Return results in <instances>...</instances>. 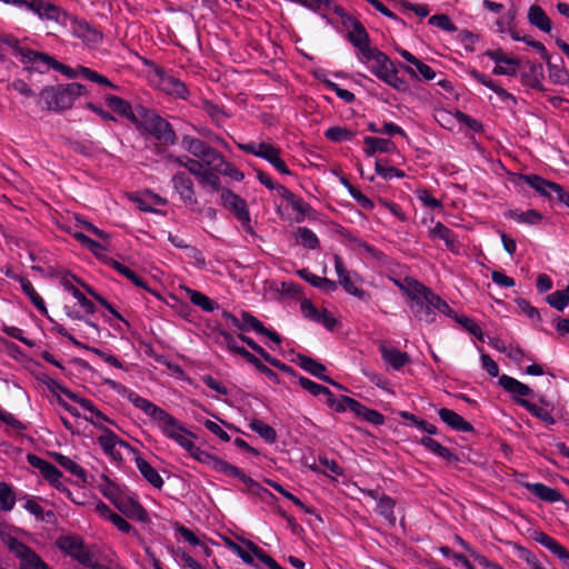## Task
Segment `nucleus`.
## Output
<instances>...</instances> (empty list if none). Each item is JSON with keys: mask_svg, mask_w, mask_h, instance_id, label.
I'll return each instance as SVG.
<instances>
[{"mask_svg": "<svg viewBox=\"0 0 569 569\" xmlns=\"http://www.w3.org/2000/svg\"><path fill=\"white\" fill-rule=\"evenodd\" d=\"M101 381L102 385L107 386L119 396L127 398L133 407L141 410L153 421L166 438L174 441L182 449L190 439L197 438L196 435L189 431L181 421L149 399L141 397L136 391L130 390L128 387L113 379L102 378Z\"/></svg>", "mask_w": 569, "mask_h": 569, "instance_id": "obj_1", "label": "nucleus"}, {"mask_svg": "<svg viewBox=\"0 0 569 569\" xmlns=\"http://www.w3.org/2000/svg\"><path fill=\"white\" fill-rule=\"evenodd\" d=\"M0 42L12 50L13 54L19 58L23 68L28 71L46 73L50 69H53L68 78H76V72L72 68L57 61L52 56L46 52H39L22 47L21 41L12 34L0 36Z\"/></svg>", "mask_w": 569, "mask_h": 569, "instance_id": "obj_2", "label": "nucleus"}, {"mask_svg": "<svg viewBox=\"0 0 569 569\" xmlns=\"http://www.w3.org/2000/svg\"><path fill=\"white\" fill-rule=\"evenodd\" d=\"M181 147L184 151L202 161L206 166H210V168L222 172V176L229 177L238 182L244 179V174L241 170L237 169L220 151L211 147L206 141L186 134L181 138Z\"/></svg>", "mask_w": 569, "mask_h": 569, "instance_id": "obj_3", "label": "nucleus"}, {"mask_svg": "<svg viewBox=\"0 0 569 569\" xmlns=\"http://www.w3.org/2000/svg\"><path fill=\"white\" fill-rule=\"evenodd\" d=\"M130 122L146 139L154 138L166 146H173L177 142V134L171 123L153 109L137 104Z\"/></svg>", "mask_w": 569, "mask_h": 569, "instance_id": "obj_4", "label": "nucleus"}, {"mask_svg": "<svg viewBox=\"0 0 569 569\" xmlns=\"http://www.w3.org/2000/svg\"><path fill=\"white\" fill-rule=\"evenodd\" d=\"M87 92L86 86L78 82L47 86L40 91V101L46 110L62 112L71 109L76 99Z\"/></svg>", "mask_w": 569, "mask_h": 569, "instance_id": "obj_5", "label": "nucleus"}, {"mask_svg": "<svg viewBox=\"0 0 569 569\" xmlns=\"http://www.w3.org/2000/svg\"><path fill=\"white\" fill-rule=\"evenodd\" d=\"M190 457L194 460L199 461L202 465L208 466L212 470L223 473L229 477L237 478L241 482H243L248 488L256 489L259 487V483L253 480L251 477L247 476L240 468L229 463L228 461L202 450L200 447L196 446L193 439L184 446L183 448Z\"/></svg>", "mask_w": 569, "mask_h": 569, "instance_id": "obj_6", "label": "nucleus"}, {"mask_svg": "<svg viewBox=\"0 0 569 569\" xmlns=\"http://www.w3.org/2000/svg\"><path fill=\"white\" fill-rule=\"evenodd\" d=\"M333 12L341 19V24L350 29L347 39L358 50L357 58L370 51L372 49L370 37L363 24L348 14L341 6H333Z\"/></svg>", "mask_w": 569, "mask_h": 569, "instance_id": "obj_7", "label": "nucleus"}, {"mask_svg": "<svg viewBox=\"0 0 569 569\" xmlns=\"http://www.w3.org/2000/svg\"><path fill=\"white\" fill-rule=\"evenodd\" d=\"M39 381L43 383L57 398L58 396L61 397V395H63L71 401L78 403L82 409L89 411L97 419L107 421L110 425H116V422L99 410L90 399L83 398L79 393L71 391L50 376L43 373L39 377Z\"/></svg>", "mask_w": 569, "mask_h": 569, "instance_id": "obj_8", "label": "nucleus"}, {"mask_svg": "<svg viewBox=\"0 0 569 569\" xmlns=\"http://www.w3.org/2000/svg\"><path fill=\"white\" fill-rule=\"evenodd\" d=\"M239 150L261 158L269 162L278 172L287 176H291V170L288 168L286 162L281 159V149L269 142H247L237 143Z\"/></svg>", "mask_w": 569, "mask_h": 569, "instance_id": "obj_9", "label": "nucleus"}, {"mask_svg": "<svg viewBox=\"0 0 569 569\" xmlns=\"http://www.w3.org/2000/svg\"><path fill=\"white\" fill-rule=\"evenodd\" d=\"M2 542L20 561V569H51L29 546L11 535L2 536Z\"/></svg>", "mask_w": 569, "mask_h": 569, "instance_id": "obj_10", "label": "nucleus"}, {"mask_svg": "<svg viewBox=\"0 0 569 569\" xmlns=\"http://www.w3.org/2000/svg\"><path fill=\"white\" fill-rule=\"evenodd\" d=\"M513 182H525L530 188L536 190L540 196L551 198L552 193L556 194L557 199L569 208V193L559 183L546 180L538 174H525L517 173L512 180Z\"/></svg>", "mask_w": 569, "mask_h": 569, "instance_id": "obj_11", "label": "nucleus"}, {"mask_svg": "<svg viewBox=\"0 0 569 569\" xmlns=\"http://www.w3.org/2000/svg\"><path fill=\"white\" fill-rule=\"evenodd\" d=\"M146 64L153 67L154 82L158 90L176 99H189L190 91L183 81L153 62L146 61Z\"/></svg>", "mask_w": 569, "mask_h": 569, "instance_id": "obj_12", "label": "nucleus"}, {"mask_svg": "<svg viewBox=\"0 0 569 569\" xmlns=\"http://www.w3.org/2000/svg\"><path fill=\"white\" fill-rule=\"evenodd\" d=\"M220 199L221 204L234 214L243 230L247 233L254 236L256 232L251 226V217L247 201L230 189L221 190Z\"/></svg>", "mask_w": 569, "mask_h": 569, "instance_id": "obj_13", "label": "nucleus"}, {"mask_svg": "<svg viewBox=\"0 0 569 569\" xmlns=\"http://www.w3.org/2000/svg\"><path fill=\"white\" fill-rule=\"evenodd\" d=\"M333 262L335 270L338 276V283L343 288V290L360 300H368L370 295L359 288V284L362 283L361 277L357 272L348 270L339 254L333 256Z\"/></svg>", "mask_w": 569, "mask_h": 569, "instance_id": "obj_14", "label": "nucleus"}, {"mask_svg": "<svg viewBox=\"0 0 569 569\" xmlns=\"http://www.w3.org/2000/svg\"><path fill=\"white\" fill-rule=\"evenodd\" d=\"M86 419L102 431V433L97 438V442L106 455L111 453L117 448H124L132 455L137 453V449L122 440L111 429L101 425V422H104L103 420L97 419L93 415H91L90 418L86 417Z\"/></svg>", "mask_w": 569, "mask_h": 569, "instance_id": "obj_15", "label": "nucleus"}, {"mask_svg": "<svg viewBox=\"0 0 569 569\" xmlns=\"http://www.w3.org/2000/svg\"><path fill=\"white\" fill-rule=\"evenodd\" d=\"M28 10L41 20H52L58 24H66L69 13L61 7L46 0H29Z\"/></svg>", "mask_w": 569, "mask_h": 569, "instance_id": "obj_16", "label": "nucleus"}, {"mask_svg": "<svg viewBox=\"0 0 569 569\" xmlns=\"http://www.w3.org/2000/svg\"><path fill=\"white\" fill-rule=\"evenodd\" d=\"M27 460L33 468L40 471L41 476L50 486L57 490L67 491V488L61 481L62 472L54 465L32 453L28 455Z\"/></svg>", "mask_w": 569, "mask_h": 569, "instance_id": "obj_17", "label": "nucleus"}, {"mask_svg": "<svg viewBox=\"0 0 569 569\" xmlns=\"http://www.w3.org/2000/svg\"><path fill=\"white\" fill-rule=\"evenodd\" d=\"M361 63L367 64L369 70L382 80L386 74L395 67L392 61L378 48H372L366 54L358 59Z\"/></svg>", "mask_w": 569, "mask_h": 569, "instance_id": "obj_18", "label": "nucleus"}, {"mask_svg": "<svg viewBox=\"0 0 569 569\" xmlns=\"http://www.w3.org/2000/svg\"><path fill=\"white\" fill-rule=\"evenodd\" d=\"M171 183L184 206L193 208L198 204L193 181L187 172H176L171 178Z\"/></svg>", "mask_w": 569, "mask_h": 569, "instance_id": "obj_19", "label": "nucleus"}, {"mask_svg": "<svg viewBox=\"0 0 569 569\" xmlns=\"http://www.w3.org/2000/svg\"><path fill=\"white\" fill-rule=\"evenodd\" d=\"M57 546L62 552L77 559L80 563L88 565L91 561V553L86 549L82 540L78 537H61L58 539Z\"/></svg>", "mask_w": 569, "mask_h": 569, "instance_id": "obj_20", "label": "nucleus"}, {"mask_svg": "<svg viewBox=\"0 0 569 569\" xmlns=\"http://www.w3.org/2000/svg\"><path fill=\"white\" fill-rule=\"evenodd\" d=\"M485 56L497 63L492 69L495 76H516L520 60L507 57L501 49L487 50Z\"/></svg>", "mask_w": 569, "mask_h": 569, "instance_id": "obj_21", "label": "nucleus"}, {"mask_svg": "<svg viewBox=\"0 0 569 569\" xmlns=\"http://www.w3.org/2000/svg\"><path fill=\"white\" fill-rule=\"evenodd\" d=\"M523 487L535 496H537L540 500L553 503V502H563L566 508L569 510V500L563 498L561 492L558 489L551 488L542 482H526Z\"/></svg>", "mask_w": 569, "mask_h": 569, "instance_id": "obj_22", "label": "nucleus"}, {"mask_svg": "<svg viewBox=\"0 0 569 569\" xmlns=\"http://www.w3.org/2000/svg\"><path fill=\"white\" fill-rule=\"evenodd\" d=\"M467 72L472 79H475L479 83L483 84L488 89L492 90L500 98V100L502 102H505L507 104L511 103L513 106L517 104V98L512 93L508 92L506 89H503L495 80H492L485 73H482L473 68L469 69Z\"/></svg>", "mask_w": 569, "mask_h": 569, "instance_id": "obj_23", "label": "nucleus"}, {"mask_svg": "<svg viewBox=\"0 0 569 569\" xmlns=\"http://www.w3.org/2000/svg\"><path fill=\"white\" fill-rule=\"evenodd\" d=\"M107 266L112 268L120 276H122L126 279H128L133 286L148 291L149 293H151L154 297H160V295L156 290H152L149 287L147 280H144L134 270L130 269L129 267L124 266L123 263L119 262L118 260L109 259V260H107Z\"/></svg>", "mask_w": 569, "mask_h": 569, "instance_id": "obj_24", "label": "nucleus"}, {"mask_svg": "<svg viewBox=\"0 0 569 569\" xmlns=\"http://www.w3.org/2000/svg\"><path fill=\"white\" fill-rule=\"evenodd\" d=\"M521 83L531 89L545 91V72L541 63L528 62L520 73Z\"/></svg>", "mask_w": 569, "mask_h": 569, "instance_id": "obj_25", "label": "nucleus"}, {"mask_svg": "<svg viewBox=\"0 0 569 569\" xmlns=\"http://www.w3.org/2000/svg\"><path fill=\"white\" fill-rule=\"evenodd\" d=\"M62 27H70L72 33L87 41L96 42L101 39V33H99L91 24H89L86 20L79 19L77 17L69 14V20H67L66 24H61Z\"/></svg>", "mask_w": 569, "mask_h": 569, "instance_id": "obj_26", "label": "nucleus"}, {"mask_svg": "<svg viewBox=\"0 0 569 569\" xmlns=\"http://www.w3.org/2000/svg\"><path fill=\"white\" fill-rule=\"evenodd\" d=\"M499 385L511 395L517 405H519L520 400H525L523 397H530L532 395V390L529 386L508 375L499 377Z\"/></svg>", "mask_w": 569, "mask_h": 569, "instance_id": "obj_27", "label": "nucleus"}, {"mask_svg": "<svg viewBox=\"0 0 569 569\" xmlns=\"http://www.w3.org/2000/svg\"><path fill=\"white\" fill-rule=\"evenodd\" d=\"M428 237L430 239L442 240L449 251L458 253L459 242L457 234L442 222H436L435 226L429 229Z\"/></svg>", "mask_w": 569, "mask_h": 569, "instance_id": "obj_28", "label": "nucleus"}, {"mask_svg": "<svg viewBox=\"0 0 569 569\" xmlns=\"http://www.w3.org/2000/svg\"><path fill=\"white\" fill-rule=\"evenodd\" d=\"M97 488L100 491V493L104 498L110 500L121 512H123L124 515L132 513L128 509L122 508L120 488L118 485L112 482L107 476H104V475L100 476V481H99Z\"/></svg>", "mask_w": 569, "mask_h": 569, "instance_id": "obj_29", "label": "nucleus"}, {"mask_svg": "<svg viewBox=\"0 0 569 569\" xmlns=\"http://www.w3.org/2000/svg\"><path fill=\"white\" fill-rule=\"evenodd\" d=\"M241 325H246V327L249 328V330H253L254 332L267 337L276 345H280L282 339L278 332H276L272 329H268L263 326V323L257 319L253 315H251L249 311H241Z\"/></svg>", "mask_w": 569, "mask_h": 569, "instance_id": "obj_30", "label": "nucleus"}, {"mask_svg": "<svg viewBox=\"0 0 569 569\" xmlns=\"http://www.w3.org/2000/svg\"><path fill=\"white\" fill-rule=\"evenodd\" d=\"M532 538L536 542L557 556L565 565H569V551L555 538L543 531H535Z\"/></svg>", "mask_w": 569, "mask_h": 569, "instance_id": "obj_31", "label": "nucleus"}, {"mask_svg": "<svg viewBox=\"0 0 569 569\" xmlns=\"http://www.w3.org/2000/svg\"><path fill=\"white\" fill-rule=\"evenodd\" d=\"M96 511L100 518L111 522L119 531L130 533L133 530V527L122 516L112 511L104 502L99 501L96 505Z\"/></svg>", "mask_w": 569, "mask_h": 569, "instance_id": "obj_32", "label": "nucleus"}, {"mask_svg": "<svg viewBox=\"0 0 569 569\" xmlns=\"http://www.w3.org/2000/svg\"><path fill=\"white\" fill-rule=\"evenodd\" d=\"M220 174L222 176V172L210 168V166H204L196 180L201 188L208 189L209 192L221 193L224 188L221 184Z\"/></svg>", "mask_w": 569, "mask_h": 569, "instance_id": "obj_33", "label": "nucleus"}, {"mask_svg": "<svg viewBox=\"0 0 569 569\" xmlns=\"http://www.w3.org/2000/svg\"><path fill=\"white\" fill-rule=\"evenodd\" d=\"M382 360L390 366L393 370H400L410 362V357L407 352L401 351L395 347H380Z\"/></svg>", "mask_w": 569, "mask_h": 569, "instance_id": "obj_34", "label": "nucleus"}, {"mask_svg": "<svg viewBox=\"0 0 569 569\" xmlns=\"http://www.w3.org/2000/svg\"><path fill=\"white\" fill-rule=\"evenodd\" d=\"M438 416L452 430L460 432L473 431V426L451 409L440 408L438 410Z\"/></svg>", "mask_w": 569, "mask_h": 569, "instance_id": "obj_35", "label": "nucleus"}, {"mask_svg": "<svg viewBox=\"0 0 569 569\" xmlns=\"http://www.w3.org/2000/svg\"><path fill=\"white\" fill-rule=\"evenodd\" d=\"M297 365L308 373L312 375L313 377L325 381V382H332V379L325 375L326 372V366L320 363L313 358H310L306 355L298 353L297 356Z\"/></svg>", "mask_w": 569, "mask_h": 569, "instance_id": "obj_36", "label": "nucleus"}, {"mask_svg": "<svg viewBox=\"0 0 569 569\" xmlns=\"http://www.w3.org/2000/svg\"><path fill=\"white\" fill-rule=\"evenodd\" d=\"M134 456L136 466L139 470V472L142 475V477L154 488L161 489L163 486V479L159 475V472L140 455L137 450V453Z\"/></svg>", "mask_w": 569, "mask_h": 569, "instance_id": "obj_37", "label": "nucleus"}, {"mask_svg": "<svg viewBox=\"0 0 569 569\" xmlns=\"http://www.w3.org/2000/svg\"><path fill=\"white\" fill-rule=\"evenodd\" d=\"M292 2L305 7L315 13L319 14L327 24L333 26V21L328 17V11H333V6H337L332 0H291Z\"/></svg>", "mask_w": 569, "mask_h": 569, "instance_id": "obj_38", "label": "nucleus"}, {"mask_svg": "<svg viewBox=\"0 0 569 569\" xmlns=\"http://www.w3.org/2000/svg\"><path fill=\"white\" fill-rule=\"evenodd\" d=\"M104 103L109 109L120 117L126 118L128 121L131 120L136 112V107H132L129 101L114 94H107L104 97Z\"/></svg>", "mask_w": 569, "mask_h": 569, "instance_id": "obj_39", "label": "nucleus"}, {"mask_svg": "<svg viewBox=\"0 0 569 569\" xmlns=\"http://www.w3.org/2000/svg\"><path fill=\"white\" fill-rule=\"evenodd\" d=\"M363 143L366 144L365 153L368 157L377 152L390 153L396 150V144L390 139L367 136L363 138Z\"/></svg>", "mask_w": 569, "mask_h": 569, "instance_id": "obj_40", "label": "nucleus"}, {"mask_svg": "<svg viewBox=\"0 0 569 569\" xmlns=\"http://www.w3.org/2000/svg\"><path fill=\"white\" fill-rule=\"evenodd\" d=\"M416 286L422 290L421 291V298H423L426 301H428L432 309L438 310L440 313L446 315L448 317H453L455 311L452 308L438 295L431 291L428 287L425 284H417Z\"/></svg>", "mask_w": 569, "mask_h": 569, "instance_id": "obj_41", "label": "nucleus"}, {"mask_svg": "<svg viewBox=\"0 0 569 569\" xmlns=\"http://www.w3.org/2000/svg\"><path fill=\"white\" fill-rule=\"evenodd\" d=\"M409 300L412 302L411 308L417 319L428 323H431L436 320V313L432 309V306L423 298H421V293H417L413 299Z\"/></svg>", "mask_w": 569, "mask_h": 569, "instance_id": "obj_42", "label": "nucleus"}, {"mask_svg": "<svg viewBox=\"0 0 569 569\" xmlns=\"http://www.w3.org/2000/svg\"><path fill=\"white\" fill-rule=\"evenodd\" d=\"M528 21L531 26L538 28L539 30L549 33L552 29V23L550 18L547 16L545 10L538 6L532 4L528 10Z\"/></svg>", "mask_w": 569, "mask_h": 569, "instance_id": "obj_43", "label": "nucleus"}, {"mask_svg": "<svg viewBox=\"0 0 569 569\" xmlns=\"http://www.w3.org/2000/svg\"><path fill=\"white\" fill-rule=\"evenodd\" d=\"M558 60V63L552 62L551 58L545 61L547 63L550 81L555 84L565 86L569 83V71L566 69L562 58L559 57Z\"/></svg>", "mask_w": 569, "mask_h": 569, "instance_id": "obj_44", "label": "nucleus"}, {"mask_svg": "<svg viewBox=\"0 0 569 569\" xmlns=\"http://www.w3.org/2000/svg\"><path fill=\"white\" fill-rule=\"evenodd\" d=\"M505 217L515 220L518 223L536 226L542 221V214L536 209H528L527 211L508 210Z\"/></svg>", "mask_w": 569, "mask_h": 569, "instance_id": "obj_45", "label": "nucleus"}, {"mask_svg": "<svg viewBox=\"0 0 569 569\" xmlns=\"http://www.w3.org/2000/svg\"><path fill=\"white\" fill-rule=\"evenodd\" d=\"M396 500L386 493H382L381 498L377 501L376 512L391 526L396 525Z\"/></svg>", "mask_w": 569, "mask_h": 569, "instance_id": "obj_46", "label": "nucleus"}, {"mask_svg": "<svg viewBox=\"0 0 569 569\" xmlns=\"http://www.w3.org/2000/svg\"><path fill=\"white\" fill-rule=\"evenodd\" d=\"M355 408V415L362 420L373 425V426H382L386 421L385 416L378 410L370 409L362 405L360 401L352 402Z\"/></svg>", "mask_w": 569, "mask_h": 569, "instance_id": "obj_47", "label": "nucleus"}, {"mask_svg": "<svg viewBox=\"0 0 569 569\" xmlns=\"http://www.w3.org/2000/svg\"><path fill=\"white\" fill-rule=\"evenodd\" d=\"M420 445L425 447L428 451L432 452L437 457H440L448 461H457L458 457L452 453L447 447L442 446L437 440L431 437H422L420 440Z\"/></svg>", "mask_w": 569, "mask_h": 569, "instance_id": "obj_48", "label": "nucleus"}, {"mask_svg": "<svg viewBox=\"0 0 569 569\" xmlns=\"http://www.w3.org/2000/svg\"><path fill=\"white\" fill-rule=\"evenodd\" d=\"M352 402H358V400L348 396L336 397L331 390L326 396L327 406L339 413L345 412L347 409L353 413L355 408Z\"/></svg>", "mask_w": 569, "mask_h": 569, "instance_id": "obj_49", "label": "nucleus"}, {"mask_svg": "<svg viewBox=\"0 0 569 569\" xmlns=\"http://www.w3.org/2000/svg\"><path fill=\"white\" fill-rule=\"evenodd\" d=\"M54 460L68 472H70L72 476L77 477L82 482H87V471L78 465L74 460L71 458L62 455V453H54L53 455Z\"/></svg>", "mask_w": 569, "mask_h": 569, "instance_id": "obj_50", "label": "nucleus"}, {"mask_svg": "<svg viewBox=\"0 0 569 569\" xmlns=\"http://www.w3.org/2000/svg\"><path fill=\"white\" fill-rule=\"evenodd\" d=\"M21 289L23 293L30 299L36 309L44 317H48V309L41 296L36 291L32 282L28 279L21 280Z\"/></svg>", "mask_w": 569, "mask_h": 569, "instance_id": "obj_51", "label": "nucleus"}, {"mask_svg": "<svg viewBox=\"0 0 569 569\" xmlns=\"http://www.w3.org/2000/svg\"><path fill=\"white\" fill-rule=\"evenodd\" d=\"M288 204H290L292 210L298 213L296 217L297 222L303 221L305 218H307V217L312 218L316 212L309 202L305 201L303 198H301L297 194L292 196V198L289 200Z\"/></svg>", "mask_w": 569, "mask_h": 569, "instance_id": "obj_52", "label": "nucleus"}, {"mask_svg": "<svg viewBox=\"0 0 569 569\" xmlns=\"http://www.w3.org/2000/svg\"><path fill=\"white\" fill-rule=\"evenodd\" d=\"M519 406L525 408L533 417L538 418L539 420H541L546 425L551 426V425L556 423V419L553 418L551 412L548 409L543 408V407H540V406H538V405H536L533 402H530L529 400H520L519 401Z\"/></svg>", "mask_w": 569, "mask_h": 569, "instance_id": "obj_53", "label": "nucleus"}, {"mask_svg": "<svg viewBox=\"0 0 569 569\" xmlns=\"http://www.w3.org/2000/svg\"><path fill=\"white\" fill-rule=\"evenodd\" d=\"M76 77H81L84 80L96 82L101 86H106L112 89H117L118 87L113 84L107 77L103 74L87 68V67H79L77 70H74Z\"/></svg>", "mask_w": 569, "mask_h": 569, "instance_id": "obj_54", "label": "nucleus"}, {"mask_svg": "<svg viewBox=\"0 0 569 569\" xmlns=\"http://www.w3.org/2000/svg\"><path fill=\"white\" fill-rule=\"evenodd\" d=\"M390 280L393 282V284L408 298L413 299V297L417 296V293H421L422 290H420L417 284H423L422 282L416 280L412 277H406L403 280H399L396 278H390Z\"/></svg>", "mask_w": 569, "mask_h": 569, "instance_id": "obj_55", "label": "nucleus"}, {"mask_svg": "<svg viewBox=\"0 0 569 569\" xmlns=\"http://www.w3.org/2000/svg\"><path fill=\"white\" fill-rule=\"evenodd\" d=\"M297 243L309 250H316L320 247L318 236L307 227H299L297 229Z\"/></svg>", "mask_w": 569, "mask_h": 569, "instance_id": "obj_56", "label": "nucleus"}, {"mask_svg": "<svg viewBox=\"0 0 569 569\" xmlns=\"http://www.w3.org/2000/svg\"><path fill=\"white\" fill-rule=\"evenodd\" d=\"M249 428L256 433H258L268 443H273L277 440L276 430L260 419H253L249 423Z\"/></svg>", "mask_w": 569, "mask_h": 569, "instance_id": "obj_57", "label": "nucleus"}, {"mask_svg": "<svg viewBox=\"0 0 569 569\" xmlns=\"http://www.w3.org/2000/svg\"><path fill=\"white\" fill-rule=\"evenodd\" d=\"M546 301L551 308L558 311L565 310L569 306V286L548 295Z\"/></svg>", "mask_w": 569, "mask_h": 569, "instance_id": "obj_58", "label": "nucleus"}, {"mask_svg": "<svg viewBox=\"0 0 569 569\" xmlns=\"http://www.w3.org/2000/svg\"><path fill=\"white\" fill-rule=\"evenodd\" d=\"M343 186L348 189L352 199L361 206L366 210H372L375 208V202L368 198L361 190L353 187L347 179L342 180Z\"/></svg>", "mask_w": 569, "mask_h": 569, "instance_id": "obj_59", "label": "nucleus"}, {"mask_svg": "<svg viewBox=\"0 0 569 569\" xmlns=\"http://www.w3.org/2000/svg\"><path fill=\"white\" fill-rule=\"evenodd\" d=\"M325 137L333 142L351 141L355 138V132L347 128L335 126L325 131Z\"/></svg>", "mask_w": 569, "mask_h": 569, "instance_id": "obj_60", "label": "nucleus"}, {"mask_svg": "<svg viewBox=\"0 0 569 569\" xmlns=\"http://www.w3.org/2000/svg\"><path fill=\"white\" fill-rule=\"evenodd\" d=\"M16 505V493L12 488L6 483L0 482V509L2 511H11Z\"/></svg>", "mask_w": 569, "mask_h": 569, "instance_id": "obj_61", "label": "nucleus"}, {"mask_svg": "<svg viewBox=\"0 0 569 569\" xmlns=\"http://www.w3.org/2000/svg\"><path fill=\"white\" fill-rule=\"evenodd\" d=\"M269 485L286 499L292 501L297 507L303 510L306 513L315 515V509L305 505L298 497L288 491L283 486L278 482L269 481Z\"/></svg>", "mask_w": 569, "mask_h": 569, "instance_id": "obj_62", "label": "nucleus"}, {"mask_svg": "<svg viewBox=\"0 0 569 569\" xmlns=\"http://www.w3.org/2000/svg\"><path fill=\"white\" fill-rule=\"evenodd\" d=\"M416 70L409 66H403V70L409 73L411 77H417V72L421 76V78L426 81L433 80L436 78V71L428 66L427 63L418 60L415 64Z\"/></svg>", "mask_w": 569, "mask_h": 569, "instance_id": "obj_63", "label": "nucleus"}, {"mask_svg": "<svg viewBox=\"0 0 569 569\" xmlns=\"http://www.w3.org/2000/svg\"><path fill=\"white\" fill-rule=\"evenodd\" d=\"M190 301L200 307L203 311L212 312L217 308V303L211 300L208 296L197 290H189Z\"/></svg>", "mask_w": 569, "mask_h": 569, "instance_id": "obj_64", "label": "nucleus"}]
</instances>
